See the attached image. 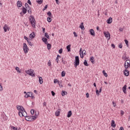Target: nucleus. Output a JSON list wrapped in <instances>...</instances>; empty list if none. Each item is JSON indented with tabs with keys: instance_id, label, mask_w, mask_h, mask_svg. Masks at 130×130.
Segmentation results:
<instances>
[{
	"instance_id": "1",
	"label": "nucleus",
	"mask_w": 130,
	"mask_h": 130,
	"mask_svg": "<svg viewBox=\"0 0 130 130\" xmlns=\"http://www.w3.org/2000/svg\"><path fill=\"white\" fill-rule=\"evenodd\" d=\"M37 117L36 116H27L25 118V120L28 121H32L34 120H35Z\"/></svg>"
},
{
	"instance_id": "2",
	"label": "nucleus",
	"mask_w": 130,
	"mask_h": 130,
	"mask_svg": "<svg viewBox=\"0 0 130 130\" xmlns=\"http://www.w3.org/2000/svg\"><path fill=\"white\" fill-rule=\"evenodd\" d=\"M29 21H30L32 27H35L36 26V24H35L36 20L33 16H32V15L30 16V17H29Z\"/></svg>"
},
{
	"instance_id": "3",
	"label": "nucleus",
	"mask_w": 130,
	"mask_h": 130,
	"mask_svg": "<svg viewBox=\"0 0 130 130\" xmlns=\"http://www.w3.org/2000/svg\"><path fill=\"white\" fill-rule=\"evenodd\" d=\"M80 54L81 57L83 58L84 57V56L86 54V51L85 50L82 51V48H81L80 49Z\"/></svg>"
},
{
	"instance_id": "4",
	"label": "nucleus",
	"mask_w": 130,
	"mask_h": 130,
	"mask_svg": "<svg viewBox=\"0 0 130 130\" xmlns=\"http://www.w3.org/2000/svg\"><path fill=\"white\" fill-rule=\"evenodd\" d=\"M34 71L33 70L30 69L28 70L27 71H26V73L27 74H29L30 76L32 77H35L36 75L35 74H34Z\"/></svg>"
},
{
	"instance_id": "5",
	"label": "nucleus",
	"mask_w": 130,
	"mask_h": 130,
	"mask_svg": "<svg viewBox=\"0 0 130 130\" xmlns=\"http://www.w3.org/2000/svg\"><path fill=\"white\" fill-rule=\"evenodd\" d=\"M124 67H125L126 69H127L128 68H130V60H126V61H125Z\"/></svg>"
},
{
	"instance_id": "6",
	"label": "nucleus",
	"mask_w": 130,
	"mask_h": 130,
	"mask_svg": "<svg viewBox=\"0 0 130 130\" xmlns=\"http://www.w3.org/2000/svg\"><path fill=\"white\" fill-rule=\"evenodd\" d=\"M23 49L25 54L28 53V51L29 50V49L26 43L23 44Z\"/></svg>"
},
{
	"instance_id": "7",
	"label": "nucleus",
	"mask_w": 130,
	"mask_h": 130,
	"mask_svg": "<svg viewBox=\"0 0 130 130\" xmlns=\"http://www.w3.org/2000/svg\"><path fill=\"white\" fill-rule=\"evenodd\" d=\"M75 66L76 68L79 64L80 61H79V57L78 56H76L75 57V62H74Z\"/></svg>"
},
{
	"instance_id": "8",
	"label": "nucleus",
	"mask_w": 130,
	"mask_h": 130,
	"mask_svg": "<svg viewBox=\"0 0 130 130\" xmlns=\"http://www.w3.org/2000/svg\"><path fill=\"white\" fill-rule=\"evenodd\" d=\"M18 114L20 117H25V118L26 117H27V113L25 111V110H24L23 112H18Z\"/></svg>"
},
{
	"instance_id": "9",
	"label": "nucleus",
	"mask_w": 130,
	"mask_h": 130,
	"mask_svg": "<svg viewBox=\"0 0 130 130\" xmlns=\"http://www.w3.org/2000/svg\"><path fill=\"white\" fill-rule=\"evenodd\" d=\"M104 35H105L106 38H109V40L110 39V34L109 31H104Z\"/></svg>"
},
{
	"instance_id": "10",
	"label": "nucleus",
	"mask_w": 130,
	"mask_h": 130,
	"mask_svg": "<svg viewBox=\"0 0 130 130\" xmlns=\"http://www.w3.org/2000/svg\"><path fill=\"white\" fill-rule=\"evenodd\" d=\"M17 109L18 110H19V112H22L25 110L24 108L22 106H18L17 107Z\"/></svg>"
},
{
	"instance_id": "11",
	"label": "nucleus",
	"mask_w": 130,
	"mask_h": 130,
	"mask_svg": "<svg viewBox=\"0 0 130 130\" xmlns=\"http://www.w3.org/2000/svg\"><path fill=\"white\" fill-rule=\"evenodd\" d=\"M127 69H125V70L124 71V75L126 76H128L129 75V72L127 70Z\"/></svg>"
},
{
	"instance_id": "12",
	"label": "nucleus",
	"mask_w": 130,
	"mask_h": 130,
	"mask_svg": "<svg viewBox=\"0 0 130 130\" xmlns=\"http://www.w3.org/2000/svg\"><path fill=\"white\" fill-rule=\"evenodd\" d=\"M31 93H32L31 92H28L25 95L24 97L25 98H28V97H30L31 95Z\"/></svg>"
},
{
	"instance_id": "13",
	"label": "nucleus",
	"mask_w": 130,
	"mask_h": 130,
	"mask_svg": "<svg viewBox=\"0 0 130 130\" xmlns=\"http://www.w3.org/2000/svg\"><path fill=\"white\" fill-rule=\"evenodd\" d=\"M126 87L127 86L126 85H124V86H123V88H122V90H123V92H124V93L126 94Z\"/></svg>"
},
{
	"instance_id": "14",
	"label": "nucleus",
	"mask_w": 130,
	"mask_h": 130,
	"mask_svg": "<svg viewBox=\"0 0 130 130\" xmlns=\"http://www.w3.org/2000/svg\"><path fill=\"white\" fill-rule=\"evenodd\" d=\"M89 32H90V34L91 35H92L93 37L95 36V32L93 29H90L89 30Z\"/></svg>"
},
{
	"instance_id": "15",
	"label": "nucleus",
	"mask_w": 130,
	"mask_h": 130,
	"mask_svg": "<svg viewBox=\"0 0 130 130\" xmlns=\"http://www.w3.org/2000/svg\"><path fill=\"white\" fill-rule=\"evenodd\" d=\"M36 35L35 34V32H32L31 34H30L29 37L32 39L33 38H34L35 37Z\"/></svg>"
},
{
	"instance_id": "16",
	"label": "nucleus",
	"mask_w": 130,
	"mask_h": 130,
	"mask_svg": "<svg viewBox=\"0 0 130 130\" xmlns=\"http://www.w3.org/2000/svg\"><path fill=\"white\" fill-rule=\"evenodd\" d=\"M17 7L20 8L22 7V2L20 1H18L17 3Z\"/></svg>"
},
{
	"instance_id": "17",
	"label": "nucleus",
	"mask_w": 130,
	"mask_h": 130,
	"mask_svg": "<svg viewBox=\"0 0 130 130\" xmlns=\"http://www.w3.org/2000/svg\"><path fill=\"white\" fill-rule=\"evenodd\" d=\"M112 22V18L111 17H110L107 20V23L108 24H111Z\"/></svg>"
},
{
	"instance_id": "18",
	"label": "nucleus",
	"mask_w": 130,
	"mask_h": 130,
	"mask_svg": "<svg viewBox=\"0 0 130 130\" xmlns=\"http://www.w3.org/2000/svg\"><path fill=\"white\" fill-rule=\"evenodd\" d=\"M111 126L112 127H115L116 126L115 122L114 120H112L111 123Z\"/></svg>"
},
{
	"instance_id": "19",
	"label": "nucleus",
	"mask_w": 130,
	"mask_h": 130,
	"mask_svg": "<svg viewBox=\"0 0 130 130\" xmlns=\"http://www.w3.org/2000/svg\"><path fill=\"white\" fill-rule=\"evenodd\" d=\"M61 110L60 109H58L56 111V112H55V115L56 116H58L59 115H60V111Z\"/></svg>"
},
{
	"instance_id": "20",
	"label": "nucleus",
	"mask_w": 130,
	"mask_h": 130,
	"mask_svg": "<svg viewBox=\"0 0 130 130\" xmlns=\"http://www.w3.org/2000/svg\"><path fill=\"white\" fill-rule=\"evenodd\" d=\"M27 9H26L24 7H23L22 8V12L23 13V14H25L27 12Z\"/></svg>"
},
{
	"instance_id": "21",
	"label": "nucleus",
	"mask_w": 130,
	"mask_h": 130,
	"mask_svg": "<svg viewBox=\"0 0 130 130\" xmlns=\"http://www.w3.org/2000/svg\"><path fill=\"white\" fill-rule=\"evenodd\" d=\"M42 40L43 41V42H44L45 43V44H48V42H47V39L45 38H43Z\"/></svg>"
},
{
	"instance_id": "22",
	"label": "nucleus",
	"mask_w": 130,
	"mask_h": 130,
	"mask_svg": "<svg viewBox=\"0 0 130 130\" xmlns=\"http://www.w3.org/2000/svg\"><path fill=\"white\" fill-rule=\"evenodd\" d=\"M84 23L83 22H82L81 23V25H80V27L81 28V29L82 30H84L85 29V27L83 25Z\"/></svg>"
},
{
	"instance_id": "23",
	"label": "nucleus",
	"mask_w": 130,
	"mask_h": 130,
	"mask_svg": "<svg viewBox=\"0 0 130 130\" xmlns=\"http://www.w3.org/2000/svg\"><path fill=\"white\" fill-rule=\"evenodd\" d=\"M68 93L66 91H64V90L62 91L61 95L62 96L66 95Z\"/></svg>"
},
{
	"instance_id": "24",
	"label": "nucleus",
	"mask_w": 130,
	"mask_h": 130,
	"mask_svg": "<svg viewBox=\"0 0 130 130\" xmlns=\"http://www.w3.org/2000/svg\"><path fill=\"white\" fill-rule=\"evenodd\" d=\"M8 25L7 24H5V26H4V31L5 32H7V28H8Z\"/></svg>"
},
{
	"instance_id": "25",
	"label": "nucleus",
	"mask_w": 130,
	"mask_h": 130,
	"mask_svg": "<svg viewBox=\"0 0 130 130\" xmlns=\"http://www.w3.org/2000/svg\"><path fill=\"white\" fill-rule=\"evenodd\" d=\"M72 114V111H69V112L68 113L67 117L70 118Z\"/></svg>"
},
{
	"instance_id": "26",
	"label": "nucleus",
	"mask_w": 130,
	"mask_h": 130,
	"mask_svg": "<svg viewBox=\"0 0 130 130\" xmlns=\"http://www.w3.org/2000/svg\"><path fill=\"white\" fill-rule=\"evenodd\" d=\"M39 82L41 84H42L43 82V78L41 77H39Z\"/></svg>"
},
{
	"instance_id": "27",
	"label": "nucleus",
	"mask_w": 130,
	"mask_h": 130,
	"mask_svg": "<svg viewBox=\"0 0 130 130\" xmlns=\"http://www.w3.org/2000/svg\"><path fill=\"white\" fill-rule=\"evenodd\" d=\"M67 49H68V52H70L71 51V45H68L67 47Z\"/></svg>"
},
{
	"instance_id": "28",
	"label": "nucleus",
	"mask_w": 130,
	"mask_h": 130,
	"mask_svg": "<svg viewBox=\"0 0 130 130\" xmlns=\"http://www.w3.org/2000/svg\"><path fill=\"white\" fill-rule=\"evenodd\" d=\"M54 83H58L59 85H60L59 81H58L57 79H55L54 80Z\"/></svg>"
},
{
	"instance_id": "29",
	"label": "nucleus",
	"mask_w": 130,
	"mask_h": 130,
	"mask_svg": "<svg viewBox=\"0 0 130 130\" xmlns=\"http://www.w3.org/2000/svg\"><path fill=\"white\" fill-rule=\"evenodd\" d=\"M43 0H38V1H37V2L40 5H41L43 3Z\"/></svg>"
},
{
	"instance_id": "30",
	"label": "nucleus",
	"mask_w": 130,
	"mask_h": 130,
	"mask_svg": "<svg viewBox=\"0 0 130 130\" xmlns=\"http://www.w3.org/2000/svg\"><path fill=\"white\" fill-rule=\"evenodd\" d=\"M103 74H104V75H105V77H108V74L106 73L105 71H103Z\"/></svg>"
},
{
	"instance_id": "31",
	"label": "nucleus",
	"mask_w": 130,
	"mask_h": 130,
	"mask_svg": "<svg viewBox=\"0 0 130 130\" xmlns=\"http://www.w3.org/2000/svg\"><path fill=\"white\" fill-rule=\"evenodd\" d=\"M84 64L85 66H89V64H88L87 61L86 60H84Z\"/></svg>"
},
{
	"instance_id": "32",
	"label": "nucleus",
	"mask_w": 130,
	"mask_h": 130,
	"mask_svg": "<svg viewBox=\"0 0 130 130\" xmlns=\"http://www.w3.org/2000/svg\"><path fill=\"white\" fill-rule=\"evenodd\" d=\"M47 49L50 50L51 49V45L50 44L47 43Z\"/></svg>"
},
{
	"instance_id": "33",
	"label": "nucleus",
	"mask_w": 130,
	"mask_h": 130,
	"mask_svg": "<svg viewBox=\"0 0 130 130\" xmlns=\"http://www.w3.org/2000/svg\"><path fill=\"white\" fill-rule=\"evenodd\" d=\"M51 17H48L47 18V20L49 22H51L52 21V19L51 18Z\"/></svg>"
},
{
	"instance_id": "34",
	"label": "nucleus",
	"mask_w": 130,
	"mask_h": 130,
	"mask_svg": "<svg viewBox=\"0 0 130 130\" xmlns=\"http://www.w3.org/2000/svg\"><path fill=\"white\" fill-rule=\"evenodd\" d=\"M25 6L27 10H28L30 8V7L28 6V5L27 3L25 4Z\"/></svg>"
},
{
	"instance_id": "35",
	"label": "nucleus",
	"mask_w": 130,
	"mask_h": 130,
	"mask_svg": "<svg viewBox=\"0 0 130 130\" xmlns=\"http://www.w3.org/2000/svg\"><path fill=\"white\" fill-rule=\"evenodd\" d=\"M45 36L48 38V39L50 38V37L48 35V33L46 32L45 33Z\"/></svg>"
},
{
	"instance_id": "36",
	"label": "nucleus",
	"mask_w": 130,
	"mask_h": 130,
	"mask_svg": "<svg viewBox=\"0 0 130 130\" xmlns=\"http://www.w3.org/2000/svg\"><path fill=\"white\" fill-rule=\"evenodd\" d=\"M27 12L29 14H31V9L30 8H28V9L27 10Z\"/></svg>"
},
{
	"instance_id": "37",
	"label": "nucleus",
	"mask_w": 130,
	"mask_h": 130,
	"mask_svg": "<svg viewBox=\"0 0 130 130\" xmlns=\"http://www.w3.org/2000/svg\"><path fill=\"white\" fill-rule=\"evenodd\" d=\"M90 59L91 62L92 63H93V62H94V57L93 56H92V57H91Z\"/></svg>"
},
{
	"instance_id": "38",
	"label": "nucleus",
	"mask_w": 130,
	"mask_h": 130,
	"mask_svg": "<svg viewBox=\"0 0 130 130\" xmlns=\"http://www.w3.org/2000/svg\"><path fill=\"white\" fill-rule=\"evenodd\" d=\"M65 75H66V73H65V72L62 71V72H61V76H62V77H64Z\"/></svg>"
},
{
	"instance_id": "39",
	"label": "nucleus",
	"mask_w": 130,
	"mask_h": 130,
	"mask_svg": "<svg viewBox=\"0 0 130 130\" xmlns=\"http://www.w3.org/2000/svg\"><path fill=\"white\" fill-rule=\"evenodd\" d=\"M125 43L126 44V45H127V47H128V42L127 40H125Z\"/></svg>"
},
{
	"instance_id": "40",
	"label": "nucleus",
	"mask_w": 130,
	"mask_h": 130,
	"mask_svg": "<svg viewBox=\"0 0 130 130\" xmlns=\"http://www.w3.org/2000/svg\"><path fill=\"white\" fill-rule=\"evenodd\" d=\"M47 15H48L49 17H52V14H51V13L50 12H48V13H47Z\"/></svg>"
},
{
	"instance_id": "41",
	"label": "nucleus",
	"mask_w": 130,
	"mask_h": 130,
	"mask_svg": "<svg viewBox=\"0 0 130 130\" xmlns=\"http://www.w3.org/2000/svg\"><path fill=\"white\" fill-rule=\"evenodd\" d=\"M16 70L18 73H21V71L19 70V68L18 67L16 68Z\"/></svg>"
},
{
	"instance_id": "42",
	"label": "nucleus",
	"mask_w": 130,
	"mask_h": 130,
	"mask_svg": "<svg viewBox=\"0 0 130 130\" xmlns=\"http://www.w3.org/2000/svg\"><path fill=\"white\" fill-rule=\"evenodd\" d=\"M96 93L97 95H100V91L98 89L96 90Z\"/></svg>"
},
{
	"instance_id": "43",
	"label": "nucleus",
	"mask_w": 130,
	"mask_h": 130,
	"mask_svg": "<svg viewBox=\"0 0 130 130\" xmlns=\"http://www.w3.org/2000/svg\"><path fill=\"white\" fill-rule=\"evenodd\" d=\"M128 59V57H127L126 55H125V56H123V59L126 60V59Z\"/></svg>"
},
{
	"instance_id": "44",
	"label": "nucleus",
	"mask_w": 130,
	"mask_h": 130,
	"mask_svg": "<svg viewBox=\"0 0 130 130\" xmlns=\"http://www.w3.org/2000/svg\"><path fill=\"white\" fill-rule=\"evenodd\" d=\"M27 42L28 43V44H29L30 46H32V43H31L30 41H29V40Z\"/></svg>"
},
{
	"instance_id": "45",
	"label": "nucleus",
	"mask_w": 130,
	"mask_h": 130,
	"mask_svg": "<svg viewBox=\"0 0 130 130\" xmlns=\"http://www.w3.org/2000/svg\"><path fill=\"white\" fill-rule=\"evenodd\" d=\"M113 103V106H114V107H115L116 106V103L113 101V102H112Z\"/></svg>"
},
{
	"instance_id": "46",
	"label": "nucleus",
	"mask_w": 130,
	"mask_h": 130,
	"mask_svg": "<svg viewBox=\"0 0 130 130\" xmlns=\"http://www.w3.org/2000/svg\"><path fill=\"white\" fill-rule=\"evenodd\" d=\"M30 113L32 115H33L34 113H35V111L34 110H31V111H30Z\"/></svg>"
},
{
	"instance_id": "47",
	"label": "nucleus",
	"mask_w": 130,
	"mask_h": 130,
	"mask_svg": "<svg viewBox=\"0 0 130 130\" xmlns=\"http://www.w3.org/2000/svg\"><path fill=\"white\" fill-rule=\"evenodd\" d=\"M59 53L61 54L62 53V49L61 48L59 50Z\"/></svg>"
},
{
	"instance_id": "48",
	"label": "nucleus",
	"mask_w": 130,
	"mask_h": 130,
	"mask_svg": "<svg viewBox=\"0 0 130 130\" xmlns=\"http://www.w3.org/2000/svg\"><path fill=\"white\" fill-rule=\"evenodd\" d=\"M24 39L26 40L27 42L29 41V39H28V38H27L26 36H24Z\"/></svg>"
},
{
	"instance_id": "49",
	"label": "nucleus",
	"mask_w": 130,
	"mask_h": 130,
	"mask_svg": "<svg viewBox=\"0 0 130 130\" xmlns=\"http://www.w3.org/2000/svg\"><path fill=\"white\" fill-rule=\"evenodd\" d=\"M43 106L44 107H46L47 106V103L46 102H44Z\"/></svg>"
},
{
	"instance_id": "50",
	"label": "nucleus",
	"mask_w": 130,
	"mask_h": 130,
	"mask_svg": "<svg viewBox=\"0 0 130 130\" xmlns=\"http://www.w3.org/2000/svg\"><path fill=\"white\" fill-rule=\"evenodd\" d=\"M74 35V36L75 37H78V35H77L76 32H73Z\"/></svg>"
},
{
	"instance_id": "51",
	"label": "nucleus",
	"mask_w": 130,
	"mask_h": 130,
	"mask_svg": "<svg viewBox=\"0 0 130 130\" xmlns=\"http://www.w3.org/2000/svg\"><path fill=\"white\" fill-rule=\"evenodd\" d=\"M48 8V5H46L44 8L43 9V11H45V10H46Z\"/></svg>"
},
{
	"instance_id": "52",
	"label": "nucleus",
	"mask_w": 130,
	"mask_h": 130,
	"mask_svg": "<svg viewBox=\"0 0 130 130\" xmlns=\"http://www.w3.org/2000/svg\"><path fill=\"white\" fill-rule=\"evenodd\" d=\"M120 48H122V44H119V46H118Z\"/></svg>"
},
{
	"instance_id": "53",
	"label": "nucleus",
	"mask_w": 130,
	"mask_h": 130,
	"mask_svg": "<svg viewBox=\"0 0 130 130\" xmlns=\"http://www.w3.org/2000/svg\"><path fill=\"white\" fill-rule=\"evenodd\" d=\"M55 60L57 62V63H58V62H59V58L58 57H56Z\"/></svg>"
},
{
	"instance_id": "54",
	"label": "nucleus",
	"mask_w": 130,
	"mask_h": 130,
	"mask_svg": "<svg viewBox=\"0 0 130 130\" xmlns=\"http://www.w3.org/2000/svg\"><path fill=\"white\" fill-rule=\"evenodd\" d=\"M51 93L53 96H54L55 95V93L53 91H51Z\"/></svg>"
},
{
	"instance_id": "55",
	"label": "nucleus",
	"mask_w": 130,
	"mask_h": 130,
	"mask_svg": "<svg viewBox=\"0 0 130 130\" xmlns=\"http://www.w3.org/2000/svg\"><path fill=\"white\" fill-rule=\"evenodd\" d=\"M27 3H28V4H29L30 5H31V2H30V0H28Z\"/></svg>"
},
{
	"instance_id": "56",
	"label": "nucleus",
	"mask_w": 130,
	"mask_h": 130,
	"mask_svg": "<svg viewBox=\"0 0 130 130\" xmlns=\"http://www.w3.org/2000/svg\"><path fill=\"white\" fill-rule=\"evenodd\" d=\"M3 87L1 85H0V91H3Z\"/></svg>"
},
{
	"instance_id": "57",
	"label": "nucleus",
	"mask_w": 130,
	"mask_h": 130,
	"mask_svg": "<svg viewBox=\"0 0 130 130\" xmlns=\"http://www.w3.org/2000/svg\"><path fill=\"white\" fill-rule=\"evenodd\" d=\"M30 98H31L32 99H34L35 98L34 95H32V93L31 94Z\"/></svg>"
},
{
	"instance_id": "58",
	"label": "nucleus",
	"mask_w": 130,
	"mask_h": 130,
	"mask_svg": "<svg viewBox=\"0 0 130 130\" xmlns=\"http://www.w3.org/2000/svg\"><path fill=\"white\" fill-rule=\"evenodd\" d=\"M12 128L14 129V130H17V128L15 127L14 126H12Z\"/></svg>"
},
{
	"instance_id": "59",
	"label": "nucleus",
	"mask_w": 130,
	"mask_h": 130,
	"mask_svg": "<svg viewBox=\"0 0 130 130\" xmlns=\"http://www.w3.org/2000/svg\"><path fill=\"white\" fill-rule=\"evenodd\" d=\"M48 64L49 66H50L51 65L50 60H49V61H48Z\"/></svg>"
},
{
	"instance_id": "60",
	"label": "nucleus",
	"mask_w": 130,
	"mask_h": 130,
	"mask_svg": "<svg viewBox=\"0 0 130 130\" xmlns=\"http://www.w3.org/2000/svg\"><path fill=\"white\" fill-rule=\"evenodd\" d=\"M112 47H113V48H115V45H114V44H112Z\"/></svg>"
},
{
	"instance_id": "61",
	"label": "nucleus",
	"mask_w": 130,
	"mask_h": 130,
	"mask_svg": "<svg viewBox=\"0 0 130 130\" xmlns=\"http://www.w3.org/2000/svg\"><path fill=\"white\" fill-rule=\"evenodd\" d=\"M124 114V111L122 110H121V115H123Z\"/></svg>"
},
{
	"instance_id": "62",
	"label": "nucleus",
	"mask_w": 130,
	"mask_h": 130,
	"mask_svg": "<svg viewBox=\"0 0 130 130\" xmlns=\"http://www.w3.org/2000/svg\"><path fill=\"white\" fill-rule=\"evenodd\" d=\"M56 1V3L57 5H59V1L58 0H55Z\"/></svg>"
},
{
	"instance_id": "63",
	"label": "nucleus",
	"mask_w": 130,
	"mask_h": 130,
	"mask_svg": "<svg viewBox=\"0 0 130 130\" xmlns=\"http://www.w3.org/2000/svg\"><path fill=\"white\" fill-rule=\"evenodd\" d=\"M96 29H97L98 30H99L100 31H101V30L100 29V27L99 26H97Z\"/></svg>"
},
{
	"instance_id": "64",
	"label": "nucleus",
	"mask_w": 130,
	"mask_h": 130,
	"mask_svg": "<svg viewBox=\"0 0 130 130\" xmlns=\"http://www.w3.org/2000/svg\"><path fill=\"white\" fill-rule=\"evenodd\" d=\"M119 130H124V128L123 127L121 126L120 127V129Z\"/></svg>"
}]
</instances>
